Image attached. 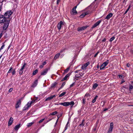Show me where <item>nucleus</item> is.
Returning <instances> with one entry per match:
<instances>
[{"mask_svg": "<svg viewBox=\"0 0 133 133\" xmlns=\"http://www.w3.org/2000/svg\"><path fill=\"white\" fill-rule=\"evenodd\" d=\"M74 102L73 101H71L70 102H65L64 103H59V104L62 105L64 106L67 107L69 105H72L73 106L74 104Z\"/></svg>", "mask_w": 133, "mask_h": 133, "instance_id": "obj_1", "label": "nucleus"}, {"mask_svg": "<svg viewBox=\"0 0 133 133\" xmlns=\"http://www.w3.org/2000/svg\"><path fill=\"white\" fill-rule=\"evenodd\" d=\"M10 22V21L8 20H6L5 22H4V24L3 26V29L6 30L8 28L9 25V24Z\"/></svg>", "mask_w": 133, "mask_h": 133, "instance_id": "obj_2", "label": "nucleus"}, {"mask_svg": "<svg viewBox=\"0 0 133 133\" xmlns=\"http://www.w3.org/2000/svg\"><path fill=\"white\" fill-rule=\"evenodd\" d=\"M6 18L3 15H0V23H3L5 22L6 20H8L6 19Z\"/></svg>", "mask_w": 133, "mask_h": 133, "instance_id": "obj_3", "label": "nucleus"}, {"mask_svg": "<svg viewBox=\"0 0 133 133\" xmlns=\"http://www.w3.org/2000/svg\"><path fill=\"white\" fill-rule=\"evenodd\" d=\"M12 14V12L11 11H8L4 15L7 18H9Z\"/></svg>", "mask_w": 133, "mask_h": 133, "instance_id": "obj_4", "label": "nucleus"}, {"mask_svg": "<svg viewBox=\"0 0 133 133\" xmlns=\"http://www.w3.org/2000/svg\"><path fill=\"white\" fill-rule=\"evenodd\" d=\"M26 65V64L25 63H24L22 66L21 68L19 69H18L19 70L18 71L19 72V74L21 75L22 74L23 71V70L24 68L25 67V66Z\"/></svg>", "mask_w": 133, "mask_h": 133, "instance_id": "obj_5", "label": "nucleus"}, {"mask_svg": "<svg viewBox=\"0 0 133 133\" xmlns=\"http://www.w3.org/2000/svg\"><path fill=\"white\" fill-rule=\"evenodd\" d=\"M77 6H74L72 9V11L71 12V14L73 15H76L77 12L76 10V8Z\"/></svg>", "mask_w": 133, "mask_h": 133, "instance_id": "obj_6", "label": "nucleus"}, {"mask_svg": "<svg viewBox=\"0 0 133 133\" xmlns=\"http://www.w3.org/2000/svg\"><path fill=\"white\" fill-rule=\"evenodd\" d=\"M49 68H46L44 69L41 73V75H44L47 73L49 70Z\"/></svg>", "mask_w": 133, "mask_h": 133, "instance_id": "obj_7", "label": "nucleus"}, {"mask_svg": "<svg viewBox=\"0 0 133 133\" xmlns=\"http://www.w3.org/2000/svg\"><path fill=\"white\" fill-rule=\"evenodd\" d=\"M113 128V123L112 122L110 124V127L108 133H111L112 131Z\"/></svg>", "mask_w": 133, "mask_h": 133, "instance_id": "obj_8", "label": "nucleus"}, {"mask_svg": "<svg viewBox=\"0 0 133 133\" xmlns=\"http://www.w3.org/2000/svg\"><path fill=\"white\" fill-rule=\"evenodd\" d=\"M88 27V26L86 25L81 27L78 28V31H82L86 29Z\"/></svg>", "mask_w": 133, "mask_h": 133, "instance_id": "obj_9", "label": "nucleus"}, {"mask_svg": "<svg viewBox=\"0 0 133 133\" xmlns=\"http://www.w3.org/2000/svg\"><path fill=\"white\" fill-rule=\"evenodd\" d=\"M80 70H77L75 72L79 73V74H76V76H77V77L78 78H80L81 77H82L83 76V74L79 72V71Z\"/></svg>", "mask_w": 133, "mask_h": 133, "instance_id": "obj_10", "label": "nucleus"}, {"mask_svg": "<svg viewBox=\"0 0 133 133\" xmlns=\"http://www.w3.org/2000/svg\"><path fill=\"white\" fill-rule=\"evenodd\" d=\"M31 105L30 103L28 102L26 106L23 108V110H25L28 109L29 107H30Z\"/></svg>", "mask_w": 133, "mask_h": 133, "instance_id": "obj_11", "label": "nucleus"}, {"mask_svg": "<svg viewBox=\"0 0 133 133\" xmlns=\"http://www.w3.org/2000/svg\"><path fill=\"white\" fill-rule=\"evenodd\" d=\"M63 22L61 21L58 24L57 28L59 30H60L61 28V26L63 25Z\"/></svg>", "mask_w": 133, "mask_h": 133, "instance_id": "obj_12", "label": "nucleus"}, {"mask_svg": "<svg viewBox=\"0 0 133 133\" xmlns=\"http://www.w3.org/2000/svg\"><path fill=\"white\" fill-rule=\"evenodd\" d=\"M55 97H56V96L55 95H51L46 98L45 100V101H50Z\"/></svg>", "mask_w": 133, "mask_h": 133, "instance_id": "obj_13", "label": "nucleus"}, {"mask_svg": "<svg viewBox=\"0 0 133 133\" xmlns=\"http://www.w3.org/2000/svg\"><path fill=\"white\" fill-rule=\"evenodd\" d=\"M101 22V21L99 20L97 21L92 26V28H94L96 27Z\"/></svg>", "mask_w": 133, "mask_h": 133, "instance_id": "obj_14", "label": "nucleus"}, {"mask_svg": "<svg viewBox=\"0 0 133 133\" xmlns=\"http://www.w3.org/2000/svg\"><path fill=\"white\" fill-rule=\"evenodd\" d=\"M13 121V118L11 117L10 118L8 122V126H9L12 124Z\"/></svg>", "mask_w": 133, "mask_h": 133, "instance_id": "obj_15", "label": "nucleus"}, {"mask_svg": "<svg viewBox=\"0 0 133 133\" xmlns=\"http://www.w3.org/2000/svg\"><path fill=\"white\" fill-rule=\"evenodd\" d=\"M113 14L112 13H110L108 14L105 18V19H109L111 17H112Z\"/></svg>", "mask_w": 133, "mask_h": 133, "instance_id": "obj_16", "label": "nucleus"}, {"mask_svg": "<svg viewBox=\"0 0 133 133\" xmlns=\"http://www.w3.org/2000/svg\"><path fill=\"white\" fill-rule=\"evenodd\" d=\"M89 64V62H88L86 63L85 64L83 65L81 67V68L82 69H85V68Z\"/></svg>", "mask_w": 133, "mask_h": 133, "instance_id": "obj_17", "label": "nucleus"}, {"mask_svg": "<svg viewBox=\"0 0 133 133\" xmlns=\"http://www.w3.org/2000/svg\"><path fill=\"white\" fill-rule=\"evenodd\" d=\"M21 104V101L20 100L19 101L17 102L15 108H17L19 107L20 105Z\"/></svg>", "mask_w": 133, "mask_h": 133, "instance_id": "obj_18", "label": "nucleus"}, {"mask_svg": "<svg viewBox=\"0 0 133 133\" xmlns=\"http://www.w3.org/2000/svg\"><path fill=\"white\" fill-rule=\"evenodd\" d=\"M37 83H38V80L36 79L35 81L33 83V84L32 86V87H33V88L35 87L37 85Z\"/></svg>", "mask_w": 133, "mask_h": 133, "instance_id": "obj_19", "label": "nucleus"}, {"mask_svg": "<svg viewBox=\"0 0 133 133\" xmlns=\"http://www.w3.org/2000/svg\"><path fill=\"white\" fill-rule=\"evenodd\" d=\"M21 124H19L18 125H16L15 127L14 128V129L15 130H18L19 129V128H20V127Z\"/></svg>", "mask_w": 133, "mask_h": 133, "instance_id": "obj_20", "label": "nucleus"}, {"mask_svg": "<svg viewBox=\"0 0 133 133\" xmlns=\"http://www.w3.org/2000/svg\"><path fill=\"white\" fill-rule=\"evenodd\" d=\"M60 55V53H58L57 54L54 58V60H56L59 57V56Z\"/></svg>", "mask_w": 133, "mask_h": 133, "instance_id": "obj_21", "label": "nucleus"}, {"mask_svg": "<svg viewBox=\"0 0 133 133\" xmlns=\"http://www.w3.org/2000/svg\"><path fill=\"white\" fill-rule=\"evenodd\" d=\"M34 123V122H32L31 123H28L27 125V126L28 127H31V126Z\"/></svg>", "mask_w": 133, "mask_h": 133, "instance_id": "obj_22", "label": "nucleus"}, {"mask_svg": "<svg viewBox=\"0 0 133 133\" xmlns=\"http://www.w3.org/2000/svg\"><path fill=\"white\" fill-rule=\"evenodd\" d=\"M109 61V60H107L105 62H104L102 64L104 66H105L107 65V64L108 63Z\"/></svg>", "mask_w": 133, "mask_h": 133, "instance_id": "obj_23", "label": "nucleus"}, {"mask_svg": "<svg viewBox=\"0 0 133 133\" xmlns=\"http://www.w3.org/2000/svg\"><path fill=\"white\" fill-rule=\"evenodd\" d=\"M98 85L97 84L95 83L93 85L92 88L94 89H95L97 87Z\"/></svg>", "mask_w": 133, "mask_h": 133, "instance_id": "obj_24", "label": "nucleus"}, {"mask_svg": "<svg viewBox=\"0 0 133 133\" xmlns=\"http://www.w3.org/2000/svg\"><path fill=\"white\" fill-rule=\"evenodd\" d=\"M57 84V83L56 82L52 84L51 85V88H54Z\"/></svg>", "mask_w": 133, "mask_h": 133, "instance_id": "obj_25", "label": "nucleus"}, {"mask_svg": "<svg viewBox=\"0 0 133 133\" xmlns=\"http://www.w3.org/2000/svg\"><path fill=\"white\" fill-rule=\"evenodd\" d=\"M66 93V92H63L59 96V97H61L64 95Z\"/></svg>", "mask_w": 133, "mask_h": 133, "instance_id": "obj_26", "label": "nucleus"}, {"mask_svg": "<svg viewBox=\"0 0 133 133\" xmlns=\"http://www.w3.org/2000/svg\"><path fill=\"white\" fill-rule=\"evenodd\" d=\"M98 96H97L96 95V96L95 97V98H94L92 101V102L93 103H95L96 102V99L97 98H98Z\"/></svg>", "mask_w": 133, "mask_h": 133, "instance_id": "obj_27", "label": "nucleus"}, {"mask_svg": "<svg viewBox=\"0 0 133 133\" xmlns=\"http://www.w3.org/2000/svg\"><path fill=\"white\" fill-rule=\"evenodd\" d=\"M69 76L68 74L66 75L65 77L63 79L62 81H64L68 77H69Z\"/></svg>", "mask_w": 133, "mask_h": 133, "instance_id": "obj_28", "label": "nucleus"}, {"mask_svg": "<svg viewBox=\"0 0 133 133\" xmlns=\"http://www.w3.org/2000/svg\"><path fill=\"white\" fill-rule=\"evenodd\" d=\"M38 72V70L37 69L35 70L33 72L32 74L33 75H35Z\"/></svg>", "mask_w": 133, "mask_h": 133, "instance_id": "obj_29", "label": "nucleus"}, {"mask_svg": "<svg viewBox=\"0 0 133 133\" xmlns=\"http://www.w3.org/2000/svg\"><path fill=\"white\" fill-rule=\"evenodd\" d=\"M65 82L63 83L62 84V85L61 86V87L58 89V91H59L60 89L64 87V86L65 85Z\"/></svg>", "mask_w": 133, "mask_h": 133, "instance_id": "obj_30", "label": "nucleus"}, {"mask_svg": "<svg viewBox=\"0 0 133 133\" xmlns=\"http://www.w3.org/2000/svg\"><path fill=\"white\" fill-rule=\"evenodd\" d=\"M105 66H104L102 64L101 65L100 67V70H103L105 68Z\"/></svg>", "mask_w": 133, "mask_h": 133, "instance_id": "obj_31", "label": "nucleus"}, {"mask_svg": "<svg viewBox=\"0 0 133 133\" xmlns=\"http://www.w3.org/2000/svg\"><path fill=\"white\" fill-rule=\"evenodd\" d=\"M57 112L56 111H55V112H54L51 113L50 115H55L57 114Z\"/></svg>", "mask_w": 133, "mask_h": 133, "instance_id": "obj_32", "label": "nucleus"}, {"mask_svg": "<svg viewBox=\"0 0 133 133\" xmlns=\"http://www.w3.org/2000/svg\"><path fill=\"white\" fill-rule=\"evenodd\" d=\"M115 37L114 36H113L109 40L111 42L115 38Z\"/></svg>", "mask_w": 133, "mask_h": 133, "instance_id": "obj_33", "label": "nucleus"}, {"mask_svg": "<svg viewBox=\"0 0 133 133\" xmlns=\"http://www.w3.org/2000/svg\"><path fill=\"white\" fill-rule=\"evenodd\" d=\"M85 16V14L84 13H83L80 16V17L81 18H82L84 17Z\"/></svg>", "mask_w": 133, "mask_h": 133, "instance_id": "obj_34", "label": "nucleus"}, {"mask_svg": "<svg viewBox=\"0 0 133 133\" xmlns=\"http://www.w3.org/2000/svg\"><path fill=\"white\" fill-rule=\"evenodd\" d=\"M133 88V87L131 85H130L129 86V90L130 91L132 90Z\"/></svg>", "mask_w": 133, "mask_h": 133, "instance_id": "obj_35", "label": "nucleus"}, {"mask_svg": "<svg viewBox=\"0 0 133 133\" xmlns=\"http://www.w3.org/2000/svg\"><path fill=\"white\" fill-rule=\"evenodd\" d=\"M91 13V12L90 11H89L86 12L84 13L85 14V15H86L90 14Z\"/></svg>", "mask_w": 133, "mask_h": 133, "instance_id": "obj_36", "label": "nucleus"}, {"mask_svg": "<svg viewBox=\"0 0 133 133\" xmlns=\"http://www.w3.org/2000/svg\"><path fill=\"white\" fill-rule=\"evenodd\" d=\"M69 68H68L64 70V72L65 73H67L69 70Z\"/></svg>", "mask_w": 133, "mask_h": 133, "instance_id": "obj_37", "label": "nucleus"}, {"mask_svg": "<svg viewBox=\"0 0 133 133\" xmlns=\"http://www.w3.org/2000/svg\"><path fill=\"white\" fill-rule=\"evenodd\" d=\"M75 82H74L73 83H72L71 84L70 86V87H69V88H71V87H73L74 85H75Z\"/></svg>", "mask_w": 133, "mask_h": 133, "instance_id": "obj_38", "label": "nucleus"}, {"mask_svg": "<svg viewBox=\"0 0 133 133\" xmlns=\"http://www.w3.org/2000/svg\"><path fill=\"white\" fill-rule=\"evenodd\" d=\"M118 76L119 78H122L124 77V76L122 75H119Z\"/></svg>", "mask_w": 133, "mask_h": 133, "instance_id": "obj_39", "label": "nucleus"}, {"mask_svg": "<svg viewBox=\"0 0 133 133\" xmlns=\"http://www.w3.org/2000/svg\"><path fill=\"white\" fill-rule=\"evenodd\" d=\"M83 122H84V120H83L82 121V123L80 125V126H84V124L83 123Z\"/></svg>", "mask_w": 133, "mask_h": 133, "instance_id": "obj_40", "label": "nucleus"}, {"mask_svg": "<svg viewBox=\"0 0 133 133\" xmlns=\"http://www.w3.org/2000/svg\"><path fill=\"white\" fill-rule=\"evenodd\" d=\"M68 122L67 123V124L66 125V126H65V130H64V131L66 130L67 129V128H68Z\"/></svg>", "mask_w": 133, "mask_h": 133, "instance_id": "obj_41", "label": "nucleus"}, {"mask_svg": "<svg viewBox=\"0 0 133 133\" xmlns=\"http://www.w3.org/2000/svg\"><path fill=\"white\" fill-rule=\"evenodd\" d=\"M12 69H12V68L11 67L10 68V69L9 71H8V73H10L11 72V70H12Z\"/></svg>", "mask_w": 133, "mask_h": 133, "instance_id": "obj_42", "label": "nucleus"}, {"mask_svg": "<svg viewBox=\"0 0 133 133\" xmlns=\"http://www.w3.org/2000/svg\"><path fill=\"white\" fill-rule=\"evenodd\" d=\"M85 96H86L87 97H90V95L89 93H87L85 95Z\"/></svg>", "mask_w": 133, "mask_h": 133, "instance_id": "obj_43", "label": "nucleus"}, {"mask_svg": "<svg viewBox=\"0 0 133 133\" xmlns=\"http://www.w3.org/2000/svg\"><path fill=\"white\" fill-rule=\"evenodd\" d=\"M45 118H43V119H42L40 121H39V123H41L44 120H45Z\"/></svg>", "mask_w": 133, "mask_h": 133, "instance_id": "obj_44", "label": "nucleus"}, {"mask_svg": "<svg viewBox=\"0 0 133 133\" xmlns=\"http://www.w3.org/2000/svg\"><path fill=\"white\" fill-rule=\"evenodd\" d=\"M5 46V45L4 44H3V45L1 47V50H2L3 49L4 47Z\"/></svg>", "mask_w": 133, "mask_h": 133, "instance_id": "obj_45", "label": "nucleus"}, {"mask_svg": "<svg viewBox=\"0 0 133 133\" xmlns=\"http://www.w3.org/2000/svg\"><path fill=\"white\" fill-rule=\"evenodd\" d=\"M13 90V88H10L9 90V92H11Z\"/></svg>", "mask_w": 133, "mask_h": 133, "instance_id": "obj_46", "label": "nucleus"}, {"mask_svg": "<svg viewBox=\"0 0 133 133\" xmlns=\"http://www.w3.org/2000/svg\"><path fill=\"white\" fill-rule=\"evenodd\" d=\"M85 99L84 98H83L82 99V101H83V102H82V103H83V104H84L85 103Z\"/></svg>", "mask_w": 133, "mask_h": 133, "instance_id": "obj_47", "label": "nucleus"}, {"mask_svg": "<svg viewBox=\"0 0 133 133\" xmlns=\"http://www.w3.org/2000/svg\"><path fill=\"white\" fill-rule=\"evenodd\" d=\"M99 53V52L98 51V52L97 53H96L95 54V55H94V57H96L97 56V55H98V54Z\"/></svg>", "mask_w": 133, "mask_h": 133, "instance_id": "obj_48", "label": "nucleus"}, {"mask_svg": "<svg viewBox=\"0 0 133 133\" xmlns=\"http://www.w3.org/2000/svg\"><path fill=\"white\" fill-rule=\"evenodd\" d=\"M61 1V0H57V4H58Z\"/></svg>", "mask_w": 133, "mask_h": 133, "instance_id": "obj_49", "label": "nucleus"}, {"mask_svg": "<svg viewBox=\"0 0 133 133\" xmlns=\"http://www.w3.org/2000/svg\"><path fill=\"white\" fill-rule=\"evenodd\" d=\"M46 62H45H45H44L43 63V65L44 66V65H45L46 64Z\"/></svg>", "mask_w": 133, "mask_h": 133, "instance_id": "obj_50", "label": "nucleus"}, {"mask_svg": "<svg viewBox=\"0 0 133 133\" xmlns=\"http://www.w3.org/2000/svg\"><path fill=\"white\" fill-rule=\"evenodd\" d=\"M43 66H44V65H43L42 64V65H41L40 66L39 68H43Z\"/></svg>", "mask_w": 133, "mask_h": 133, "instance_id": "obj_51", "label": "nucleus"}, {"mask_svg": "<svg viewBox=\"0 0 133 133\" xmlns=\"http://www.w3.org/2000/svg\"><path fill=\"white\" fill-rule=\"evenodd\" d=\"M12 74L14 75L15 74V71H13L12 72Z\"/></svg>", "mask_w": 133, "mask_h": 133, "instance_id": "obj_52", "label": "nucleus"}, {"mask_svg": "<svg viewBox=\"0 0 133 133\" xmlns=\"http://www.w3.org/2000/svg\"><path fill=\"white\" fill-rule=\"evenodd\" d=\"M106 39L105 38H104L102 40V41L104 42L106 41Z\"/></svg>", "mask_w": 133, "mask_h": 133, "instance_id": "obj_53", "label": "nucleus"}, {"mask_svg": "<svg viewBox=\"0 0 133 133\" xmlns=\"http://www.w3.org/2000/svg\"><path fill=\"white\" fill-rule=\"evenodd\" d=\"M127 65V67H129L130 66V64H129V63H128Z\"/></svg>", "mask_w": 133, "mask_h": 133, "instance_id": "obj_54", "label": "nucleus"}, {"mask_svg": "<svg viewBox=\"0 0 133 133\" xmlns=\"http://www.w3.org/2000/svg\"><path fill=\"white\" fill-rule=\"evenodd\" d=\"M108 110V109L107 108H105L104 109L103 111H105Z\"/></svg>", "mask_w": 133, "mask_h": 133, "instance_id": "obj_55", "label": "nucleus"}, {"mask_svg": "<svg viewBox=\"0 0 133 133\" xmlns=\"http://www.w3.org/2000/svg\"><path fill=\"white\" fill-rule=\"evenodd\" d=\"M35 100L34 99H33L32 101H32L33 103L35 102Z\"/></svg>", "mask_w": 133, "mask_h": 133, "instance_id": "obj_56", "label": "nucleus"}, {"mask_svg": "<svg viewBox=\"0 0 133 133\" xmlns=\"http://www.w3.org/2000/svg\"><path fill=\"white\" fill-rule=\"evenodd\" d=\"M51 119H49V120H48V121H47L46 123H48V122H49V121H51Z\"/></svg>", "mask_w": 133, "mask_h": 133, "instance_id": "obj_57", "label": "nucleus"}, {"mask_svg": "<svg viewBox=\"0 0 133 133\" xmlns=\"http://www.w3.org/2000/svg\"><path fill=\"white\" fill-rule=\"evenodd\" d=\"M99 65L98 64V65H97V68H99Z\"/></svg>", "mask_w": 133, "mask_h": 133, "instance_id": "obj_58", "label": "nucleus"}, {"mask_svg": "<svg viewBox=\"0 0 133 133\" xmlns=\"http://www.w3.org/2000/svg\"><path fill=\"white\" fill-rule=\"evenodd\" d=\"M30 103L31 105L33 103L32 102V101H31L30 102Z\"/></svg>", "mask_w": 133, "mask_h": 133, "instance_id": "obj_59", "label": "nucleus"}, {"mask_svg": "<svg viewBox=\"0 0 133 133\" xmlns=\"http://www.w3.org/2000/svg\"><path fill=\"white\" fill-rule=\"evenodd\" d=\"M64 50H61V51H60V52H61V53H62V52H63V51H64Z\"/></svg>", "mask_w": 133, "mask_h": 133, "instance_id": "obj_60", "label": "nucleus"}, {"mask_svg": "<svg viewBox=\"0 0 133 133\" xmlns=\"http://www.w3.org/2000/svg\"><path fill=\"white\" fill-rule=\"evenodd\" d=\"M130 8V5L129 7H128V9L129 10Z\"/></svg>", "mask_w": 133, "mask_h": 133, "instance_id": "obj_61", "label": "nucleus"}, {"mask_svg": "<svg viewBox=\"0 0 133 133\" xmlns=\"http://www.w3.org/2000/svg\"><path fill=\"white\" fill-rule=\"evenodd\" d=\"M58 119H57V120H56V122H57V123L58 122Z\"/></svg>", "mask_w": 133, "mask_h": 133, "instance_id": "obj_62", "label": "nucleus"}, {"mask_svg": "<svg viewBox=\"0 0 133 133\" xmlns=\"http://www.w3.org/2000/svg\"><path fill=\"white\" fill-rule=\"evenodd\" d=\"M128 12H127L126 11H125V14H126V13H127Z\"/></svg>", "mask_w": 133, "mask_h": 133, "instance_id": "obj_63", "label": "nucleus"}, {"mask_svg": "<svg viewBox=\"0 0 133 133\" xmlns=\"http://www.w3.org/2000/svg\"><path fill=\"white\" fill-rule=\"evenodd\" d=\"M129 10L128 9H127V10L126 11H127V12H128V10Z\"/></svg>", "mask_w": 133, "mask_h": 133, "instance_id": "obj_64", "label": "nucleus"}]
</instances>
